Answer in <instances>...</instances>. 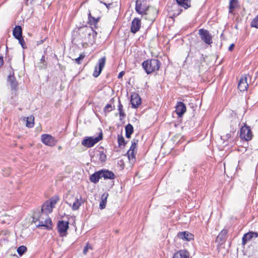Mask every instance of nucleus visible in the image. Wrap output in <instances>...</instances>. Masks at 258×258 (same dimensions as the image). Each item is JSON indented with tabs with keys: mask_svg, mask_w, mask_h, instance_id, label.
I'll return each instance as SVG.
<instances>
[{
	"mask_svg": "<svg viewBox=\"0 0 258 258\" xmlns=\"http://www.w3.org/2000/svg\"><path fill=\"white\" fill-rule=\"evenodd\" d=\"M161 64V62L158 59L151 58L144 61L142 66L146 74L149 75L158 71Z\"/></svg>",
	"mask_w": 258,
	"mask_h": 258,
	"instance_id": "1",
	"label": "nucleus"
},
{
	"mask_svg": "<svg viewBox=\"0 0 258 258\" xmlns=\"http://www.w3.org/2000/svg\"><path fill=\"white\" fill-rule=\"evenodd\" d=\"M59 198L57 196H55L48 201H46L42 206L41 211L47 214L51 213L55 205L58 201Z\"/></svg>",
	"mask_w": 258,
	"mask_h": 258,
	"instance_id": "2",
	"label": "nucleus"
},
{
	"mask_svg": "<svg viewBox=\"0 0 258 258\" xmlns=\"http://www.w3.org/2000/svg\"><path fill=\"white\" fill-rule=\"evenodd\" d=\"M103 139V134L100 132L98 136L95 138L93 137H86L82 141V145L87 148H91L96 143Z\"/></svg>",
	"mask_w": 258,
	"mask_h": 258,
	"instance_id": "3",
	"label": "nucleus"
},
{
	"mask_svg": "<svg viewBox=\"0 0 258 258\" xmlns=\"http://www.w3.org/2000/svg\"><path fill=\"white\" fill-rule=\"evenodd\" d=\"M136 11L140 15H147L149 6H147L146 1L144 0H136Z\"/></svg>",
	"mask_w": 258,
	"mask_h": 258,
	"instance_id": "4",
	"label": "nucleus"
},
{
	"mask_svg": "<svg viewBox=\"0 0 258 258\" xmlns=\"http://www.w3.org/2000/svg\"><path fill=\"white\" fill-rule=\"evenodd\" d=\"M253 135L250 126L244 124L240 128V137L241 139L248 141L252 139Z\"/></svg>",
	"mask_w": 258,
	"mask_h": 258,
	"instance_id": "5",
	"label": "nucleus"
},
{
	"mask_svg": "<svg viewBox=\"0 0 258 258\" xmlns=\"http://www.w3.org/2000/svg\"><path fill=\"white\" fill-rule=\"evenodd\" d=\"M198 33L202 41L206 44L210 45L213 43L212 35L208 30L204 29H200L199 30Z\"/></svg>",
	"mask_w": 258,
	"mask_h": 258,
	"instance_id": "6",
	"label": "nucleus"
},
{
	"mask_svg": "<svg viewBox=\"0 0 258 258\" xmlns=\"http://www.w3.org/2000/svg\"><path fill=\"white\" fill-rule=\"evenodd\" d=\"M90 30V28H88L87 27H80L78 28L77 30L74 31L73 34L74 40L80 39V40L83 41V34H87L90 36L91 35Z\"/></svg>",
	"mask_w": 258,
	"mask_h": 258,
	"instance_id": "7",
	"label": "nucleus"
},
{
	"mask_svg": "<svg viewBox=\"0 0 258 258\" xmlns=\"http://www.w3.org/2000/svg\"><path fill=\"white\" fill-rule=\"evenodd\" d=\"M105 61L106 57L105 56L99 59L98 64L95 66V70L93 74V76L94 77L97 78L99 76L104 67Z\"/></svg>",
	"mask_w": 258,
	"mask_h": 258,
	"instance_id": "8",
	"label": "nucleus"
},
{
	"mask_svg": "<svg viewBox=\"0 0 258 258\" xmlns=\"http://www.w3.org/2000/svg\"><path fill=\"white\" fill-rule=\"evenodd\" d=\"M41 141L46 145L52 147L56 143V140L51 135L43 134L41 136Z\"/></svg>",
	"mask_w": 258,
	"mask_h": 258,
	"instance_id": "9",
	"label": "nucleus"
},
{
	"mask_svg": "<svg viewBox=\"0 0 258 258\" xmlns=\"http://www.w3.org/2000/svg\"><path fill=\"white\" fill-rule=\"evenodd\" d=\"M100 20V17H98L95 18V17L92 16L90 12H89L88 14V24L91 26V29L92 31V35L93 37L96 36L97 33L93 29L92 26H94V28L97 27V25L98 22Z\"/></svg>",
	"mask_w": 258,
	"mask_h": 258,
	"instance_id": "10",
	"label": "nucleus"
},
{
	"mask_svg": "<svg viewBox=\"0 0 258 258\" xmlns=\"http://www.w3.org/2000/svg\"><path fill=\"white\" fill-rule=\"evenodd\" d=\"M48 218H49L48 214L39 210L35 212L33 215V221H39V223Z\"/></svg>",
	"mask_w": 258,
	"mask_h": 258,
	"instance_id": "11",
	"label": "nucleus"
},
{
	"mask_svg": "<svg viewBox=\"0 0 258 258\" xmlns=\"http://www.w3.org/2000/svg\"><path fill=\"white\" fill-rule=\"evenodd\" d=\"M141 27V19L138 18H135L133 20V21L132 22L131 26V32L133 34H135L138 31H139Z\"/></svg>",
	"mask_w": 258,
	"mask_h": 258,
	"instance_id": "12",
	"label": "nucleus"
},
{
	"mask_svg": "<svg viewBox=\"0 0 258 258\" xmlns=\"http://www.w3.org/2000/svg\"><path fill=\"white\" fill-rule=\"evenodd\" d=\"M258 237V233L253 231H249L245 233L242 238V244L245 245L246 243L251 240L253 238H257Z\"/></svg>",
	"mask_w": 258,
	"mask_h": 258,
	"instance_id": "13",
	"label": "nucleus"
},
{
	"mask_svg": "<svg viewBox=\"0 0 258 258\" xmlns=\"http://www.w3.org/2000/svg\"><path fill=\"white\" fill-rule=\"evenodd\" d=\"M186 110L185 104L181 101H178L175 107V111L178 116L179 117H182Z\"/></svg>",
	"mask_w": 258,
	"mask_h": 258,
	"instance_id": "14",
	"label": "nucleus"
},
{
	"mask_svg": "<svg viewBox=\"0 0 258 258\" xmlns=\"http://www.w3.org/2000/svg\"><path fill=\"white\" fill-rule=\"evenodd\" d=\"M69 224L68 221H59L58 222V231L61 235L63 236V234L67 232L69 227Z\"/></svg>",
	"mask_w": 258,
	"mask_h": 258,
	"instance_id": "15",
	"label": "nucleus"
},
{
	"mask_svg": "<svg viewBox=\"0 0 258 258\" xmlns=\"http://www.w3.org/2000/svg\"><path fill=\"white\" fill-rule=\"evenodd\" d=\"M131 103L132 108H137L141 103V99L138 94L134 93L131 96Z\"/></svg>",
	"mask_w": 258,
	"mask_h": 258,
	"instance_id": "16",
	"label": "nucleus"
},
{
	"mask_svg": "<svg viewBox=\"0 0 258 258\" xmlns=\"http://www.w3.org/2000/svg\"><path fill=\"white\" fill-rule=\"evenodd\" d=\"M168 11L169 12L172 13L171 14V17H176L182 12V10L176 4H174L170 7H169Z\"/></svg>",
	"mask_w": 258,
	"mask_h": 258,
	"instance_id": "17",
	"label": "nucleus"
},
{
	"mask_svg": "<svg viewBox=\"0 0 258 258\" xmlns=\"http://www.w3.org/2000/svg\"><path fill=\"white\" fill-rule=\"evenodd\" d=\"M72 199L73 200H74L72 203V209L73 210H78L79 207L81 206V205L84 203L85 200L83 199L80 196L79 197L78 196L76 197H74V196H72Z\"/></svg>",
	"mask_w": 258,
	"mask_h": 258,
	"instance_id": "18",
	"label": "nucleus"
},
{
	"mask_svg": "<svg viewBox=\"0 0 258 258\" xmlns=\"http://www.w3.org/2000/svg\"><path fill=\"white\" fill-rule=\"evenodd\" d=\"M177 237L179 239L184 240L190 241L194 239V236L188 231H183L179 232L177 234Z\"/></svg>",
	"mask_w": 258,
	"mask_h": 258,
	"instance_id": "19",
	"label": "nucleus"
},
{
	"mask_svg": "<svg viewBox=\"0 0 258 258\" xmlns=\"http://www.w3.org/2000/svg\"><path fill=\"white\" fill-rule=\"evenodd\" d=\"M7 81L10 83L12 89L16 90L18 86V83L13 71L8 76Z\"/></svg>",
	"mask_w": 258,
	"mask_h": 258,
	"instance_id": "20",
	"label": "nucleus"
},
{
	"mask_svg": "<svg viewBox=\"0 0 258 258\" xmlns=\"http://www.w3.org/2000/svg\"><path fill=\"white\" fill-rule=\"evenodd\" d=\"M101 172L102 177L104 179H113L115 178V174L111 171L108 169H101Z\"/></svg>",
	"mask_w": 258,
	"mask_h": 258,
	"instance_id": "21",
	"label": "nucleus"
},
{
	"mask_svg": "<svg viewBox=\"0 0 258 258\" xmlns=\"http://www.w3.org/2000/svg\"><path fill=\"white\" fill-rule=\"evenodd\" d=\"M248 85L247 83L246 77H241L238 84V88L240 91H244L248 88Z\"/></svg>",
	"mask_w": 258,
	"mask_h": 258,
	"instance_id": "22",
	"label": "nucleus"
},
{
	"mask_svg": "<svg viewBox=\"0 0 258 258\" xmlns=\"http://www.w3.org/2000/svg\"><path fill=\"white\" fill-rule=\"evenodd\" d=\"M102 178L101 170L95 172L90 176V180L94 183H97L99 179Z\"/></svg>",
	"mask_w": 258,
	"mask_h": 258,
	"instance_id": "23",
	"label": "nucleus"
},
{
	"mask_svg": "<svg viewBox=\"0 0 258 258\" xmlns=\"http://www.w3.org/2000/svg\"><path fill=\"white\" fill-rule=\"evenodd\" d=\"M37 227H44L47 229H51L52 228V222L51 219L49 217L46 218L44 220H42L37 225Z\"/></svg>",
	"mask_w": 258,
	"mask_h": 258,
	"instance_id": "24",
	"label": "nucleus"
},
{
	"mask_svg": "<svg viewBox=\"0 0 258 258\" xmlns=\"http://www.w3.org/2000/svg\"><path fill=\"white\" fill-rule=\"evenodd\" d=\"M172 258H189V253L186 250H180L174 254Z\"/></svg>",
	"mask_w": 258,
	"mask_h": 258,
	"instance_id": "25",
	"label": "nucleus"
},
{
	"mask_svg": "<svg viewBox=\"0 0 258 258\" xmlns=\"http://www.w3.org/2000/svg\"><path fill=\"white\" fill-rule=\"evenodd\" d=\"M176 2L179 7H182L185 9L191 7V0H176Z\"/></svg>",
	"mask_w": 258,
	"mask_h": 258,
	"instance_id": "26",
	"label": "nucleus"
},
{
	"mask_svg": "<svg viewBox=\"0 0 258 258\" xmlns=\"http://www.w3.org/2000/svg\"><path fill=\"white\" fill-rule=\"evenodd\" d=\"M13 34L16 39L22 36V29L21 26L17 25L15 26L13 30Z\"/></svg>",
	"mask_w": 258,
	"mask_h": 258,
	"instance_id": "27",
	"label": "nucleus"
},
{
	"mask_svg": "<svg viewBox=\"0 0 258 258\" xmlns=\"http://www.w3.org/2000/svg\"><path fill=\"white\" fill-rule=\"evenodd\" d=\"M125 137L126 138L130 139L132 134L134 132V127L132 124L128 123L125 126Z\"/></svg>",
	"mask_w": 258,
	"mask_h": 258,
	"instance_id": "28",
	"label": "nucleus"
},
{
	"mask_svg": "<svg viewBox=\"0 0 258 258\" xmlns=\"http://www.w3.org/2000/svg\"><path fill=\"white\" fill-rule=\"evenodd\" d=\"M108 196V195H102L99 204L100 209L103 210L105 208Z\"/></svg>",
	"mask_w": 258,
	"mask_h": 258,
	"instance_id": "29",
	"label": "nucleus"
},
{
	"mask_svg": "<svg viewBox=\"0 0 258 258\" xmlns=\"http://www.w3.org/2000/svg\"><path fill=\"white\" fill-rule=\"evenodd\" d=\"M238 0H230L229 5V13H232L233 10H234L238 6Z\"/></svg>",
	"mask_w": 258,
	"mask_h": 258,
	"instance_id": "30",
	"label": "nucleus"
},
{
	"mask_svg": "<svg viewBox=\"0 0 258 258\" xmlns=\"http://www.w3.org/2000/svg\"><path fill=\"white\" fill-rule=\"evenodd\" d=\"M137 152L127 151L126 154L127 155L128 159L130 162L134 164L136 162L135 154Z\"/></svg>",
	"mask_w": 258,
	"mask_h": 258,
	"instance_id": "31",
	"label": "nucleus"
},
{
	"mask_svg": "<svg viewBox=\"0 0 258 258\" xmlns=\"http://www.w3.org/2000/svg\"><path fill=\"white\" fill-rule=\"evenodd\" d=\"M97 157L99 158V160L101 163H104L107 159L106 152H104L103 151H99Z\"/></svg>",
	"mask_w": 258,
	"mask_h": 258,
	"instance_id": "32",
	"label": "nucleus"
},
{
	"mask_svg": "<svg viewBox=\"0 0 258 258\" xmlns=\"http://www.w3.org/2000/svg\"><path fill=\"white\" fill-rule=\"evenodd\" d=\"M34 117L33 116H31L30 117H28L26 118V125L27 127L31 128L33 127L34 124Z\"/></svg>",
	"mask_w": 258,
	"mask_h": 258,
	"instance_id": "33",
	"label": "nucleus"
},
{
	"mask_svg": "<svg viewBox=\"0 0 258 258\" xmlns=\"http://www.w3.org/2000/svg\"><path fill=\"white\" fill-rule=\"evenodd\" d=\"M117 141L119 147H121L122 146H125L127 143V142L125 141L124 137L121 134L118 135Z\"/></svg>",
	"mask_w": 258,
	"mask_h": 258,
	"instance_id": "34",
	"label": "nucleus"
},
{
	"mask_svg": "<svg viewBox=\"0 0 258 258\" xmlns=\"http://www.w3.org/2000/svg\"><path fill=\"white\" fill-rule=\"evenodd\" d=\"M118 110L120 117H124L125 116V114L123 110V106L121 103L120 99L118 100Z\"/></svg>",
	"mask_w": 258,
	"mask_h": 258,
	"instance_id": "35",
	"label": "nucleus"
},
{
	"mask_svg": "<svg viewBox=\"0 0 258 258\" xmlns=\"http://www.w3.org/2000/svg\"><path fill=\"white\" fill-rule=\"evenodd\" d=\"M138 140L134 139L132 141V145L130 147L128 151L135 152V150L137 149V145L138 144Z\"/></svg>",
	"mask_w": 258,
	"mask_h": 258,
	"instance_id": "36",
	"label": "nucleus"
},
{
	"mask_svg": "<svg viewBox=\"0 0 258 258\" xmlns=\"http://www.w3.org/2000/svg\"><path fill=\"white\" fill-rule=\"evenodd\" d=\"M27 251V247L24 245H21L17 248V252L20 255H22Z\"/></svg>",
	"mask_w": 258,
	"mask_h": 258,
	"instance_id": "37",
	"label": "nucleus"
},
{
	"mask_svg": "<svg viewBox=\"0 0 258 258\" xmlns=\"http://www.w3.org/2000/svg\"><path fill=\"white\" fill-rule=\"evenodd\" d=\"M250 25L251 27L258 29V15L252 20Z\"/></svg>",
	"mask_w": 258,
	"mask_h": 258,
	"instance_id": "38",
	"label": "nucleus"
},
{
	"mask_svg": "<svg viewBox=\"0 0 258 258\" xmlns=\"http://www.w3.org/2000/svg\"><path fill=\"white\" fill-rule=\"evenodd\" d=\"M17 40H18L19 41V43L20 44V45H21L22 47L23 48V49H26L27 48V46L25 44V42L24 41V39L23 37V36L19 38L18 39H17Z\"/></svg>",
	"mask_w": 258,
	"mask_h": 258,
	"instance_id": "39",
	"label": "nucleus"
},
{
	"mask_svg": "<svg viewBox=\"0 0 258 258\" xmlns=\"http://www.w3.org/2000/svg\"><path fill=\"white\" fill-rule=\"evenodd\" d=\"M85 55L84 53H81L78 58L75 59V62L78 64H81L82 63V61L85 57Z\"/></svg>",
	"mask_w": 258,
	"mask_h": 258,
	"instance_id": "40",
	"label": "nucleus"
},
{
	"mask_svg": "<svg viewBox=\"0 0 258 258\" xmlns=\"http://www.w3.org/2000/svg\"><path fill=\"white\" fill-rule=\"evenodd\" d=\"M227 231L226 230H222L217 236V239L222 240L224 238L225 236L227 234Z\"/></svg>",
	"mask_w": 258,
	"mask_h": 258,
	"instance_id": "41",
	"label": "nucleus"
},
{
	"mask_svg": "<svg viewBox=\"0 0 258 258\" xmlns=\"http://www.w3.org/2000/svg\"><path fill=\"white\" fill-rule=\"evenodd\" d=\"M111 108L112 106L110 104H106L104 108V112L105 113H108L110 112L112 110Z\"/></svg>",
	"mask_w": 258,
	"mask_h": 258,
	"instance_id": "42",
	"label": "nucleus"
},
{
	"mask_svg": "<svg viewBox=\"0 0 258 258\" xmlns=\"http://www.w3.org/2000/svg\"><path fill=\"white\" fill-rule=\"evenodd\" d=\"M92 247L88 243L84 247L83 249V253L86 254L89 249H91Z\"/></svg>",
	"mask_w": 258,
	"mask_h": 258,
	"instance_id": "43",
	"label": "nucleus"
},
{
	"mask_svg": "<svg viewBox=\"0 0 258 258\" xmlns=\"http://www.w3.org/2000/svg\"><path fill=\"white\" fill-rule=\"evenodd\" d=\"M253 253L255 258H258V245L253 250Z\"/></svg>",
	"mask_w": 258,
	"mask_h": 258,
	"instance_id": "44",
	"label": "nucleus"
},
{
	"mask_svg": "<svg viewBox=\"0 0 258 258\" xmlns=\"http://www.w3.org/2000/svg\"><path fill=\"white\" fill-rule=\"evenodd\" d=\"M231 137V133H228L225 136H223V137H221V139H222V138H224L223 140H228V139H229L230 137Z\"/></svg>",
	"mask_w": 258,
	"mask_h": 258,
	"instance_id": "45",
	"label": "nucleus"
},
{
	"mask_svg": "<svg viewBox=\"0 0 258 258\" xmlns=\"http://www.w3.org/2000/svg\"><path fill=\"white\" fill-rule=\"evenodd\" d=\"M200 63L202 64L203 62L205 61V57L203 54H201L200 60Z\"/></svg>",
	"mask_w": 258,
	"mask_h": 258,
	"instance_id": "46",
	"label": "nucleus"
},
{
	"mask_svg": "<svg viewBox=\"0 0 258 258\" xmlns=\"http://www.w3.org/2000/svg\"><path fill=\"white\" fill-rule=\"evenodd\" d=\"M99 2L101 3V4H103L105 6H106V8L108 9L109 8H110V6L111 5V4H106L105 3H104L102 1H99Z\"/></svg>",
	"mask_w": 258,
	"mask_h": 258,
	"instance_id": "47",
	"label": "nucleus"
},
{
	"mask_svg": "<svg viewBox=\"0 0 258 258\" xmlns=\"http://www.w3.org/2000/svg\"><path fill=\"white\" fill-rule=\"evenodd\" d=\"M124 73H124V71H121V72H120L119 73V74H118V75L117 78H118V79H121V78L122 77V76L124 75Z\"/></svg>",
	"mask_w": 258,
	"mask_h": 258,
	"instance_id": "48",
	"label": "nucleus"
},
{
	"mask_svg": "<svg viewBox=\"0 0 258 258\" xmlns=\"http://www.w3.org/2000/svg\"><path fill=\"white\" fill-rule=\"evenodd\" d=\"M234 46H235V45H234V44H233V43L231 44L229 46V48H228V50H229L230 51H232V50H233V48H234Z\"/></svg>",
	"mask_w": 258,
	"mask_h": 258,
	"instance_id": "49",
	"label": "nucleus"
},
{
	"mask_svg": "<svg viewBox=\"0 0 258 258\" xmlns=\"http://www.w3.org/2000/svg\"><path fill=\"white\" fill-rule=\"evenodd\" d=\"M44 42V40H40V41H37V45H40L42 43H43Z\"/></svg>",
	"mask_w": 258,
	"mask_h": 258,
	"instance_id": "50",
	"label": "nucleus"
},
{
	"mask_svg": "<svg viewBox=\"0 0 258 258\" xmlns=\"http://www.w3.org/2000/svg\"><path fill=\"white\" fill-rule=\"evenodd\" d=\"M45 61V56L44 55H43L41 57V58L40 59V61L41 62H44Z\"/></svg>",
	"mask_w": 258,
	"mask_h": 258,
	"instance_id": "51",
	"label": "nucleus"
},
{
	"mask_svg": "<svg viewBox=\"0 0 258 258\" xmlns=\"http://www.w3.org/2000/svg\"><path fill=\"white\" fill-rule=\"evenodd\" d=\"M153 11H154V12H155V13L156 14H157V10H156V9H154V10H153Z\"/></svg>",
	"mask_w": 258,
	"mask_h": 258,
	"instance_id": "52",
	"label": "nucleus"
},
{
	"mask_svg": "<svg viewBox=\"0 0 258 258\" xmlns=\"http://www.w3.org/2000/svg\"><path fill=\"white\" fill-rule=\"evenodd\" d=\"M61 149H62L61 146H59V147H58V149L59 150H61Z\"/></svg>",
	"mask_w": 258,
	"mask_h": 258,
	"instance_id": "53",
	"label": "nucleus"
},
{
	"mask_svg": "<svg viewBox=\"0 0 258 258\" xmlns=\"http://www.w3.org/2000/svg\"><path fill=\"white\" fill-rule=\"evenodd\" d=\"M114 101V98H111L110 100V102H113Z\"/></svg>",
	"mask_w": 258,
	"mask_h": 258,
	"instance_id": "54",
	"label": "nucleus"
},
{
	"mask_svg": "<svg viewBox=\"0 0 258 258\" xmlns=\"http://www.w3.org/2000/svg\"><path fill=\"white\" fill-rule=\"evenodd\" d=\"M93 158H94V157H92L91 158V161H93Z\"/></svg>",
	"mask_w": 258,
	"mask_h": 258,
	"instance_id": "55",
	"label": "nucleus"
},
{
	"mask_svg": "<svg viewBox=\"0 0 258 258\" xmlns=\"http://www.w3.org/2000/svg\"><path fill=\"white\" fill-rule=\"evenodd\" d=\"M69 205H70V206H71V205H72V203H70L69 204Z\"/></svg>",
	"mask_w": 258,
	"mask_h": 258,
	"instance_id": "56",
	"label": "nucleus"
}]
</instances>
